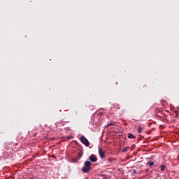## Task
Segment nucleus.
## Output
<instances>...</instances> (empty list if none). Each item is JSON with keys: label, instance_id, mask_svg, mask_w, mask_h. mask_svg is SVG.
<instances>
[{"label": "nucleus", "instance_id": "obj_1", "mask_svg": "<svg viewBox=\"0 0 179 179\" xmlns=\"http://www.w3.org/2000/svg\"><path fill=\"white\" fill-rule=\"evenodd\" d=\"M90 166H92V162H90V161H85L84 163V166L82 168L83 173H89V171L92 170V167Z\"/></svg>", "mask_w": 179, "mask_h": 179}, {"label": "nucleus", "instance_id": "obj_2", "mask_svg": "<svg viewBox=\"0 0 179 179\" xmlns=\"http://www.w3.org/2000/svg\"><path fill=\"white\" fill-rule=\"evenodd\" d=\"M80 141L83 145H85L87 147L90 146V143H89V140H87V138H86L85 136H81Z\"/></svg>", "mask_w": 179, "mask_h": 179}, {"label": "nucleus", "instance_id": "obj_3", "mask_svg": "<svg viewBox=\"0 0 179 179\" xmlns=\"http://www.w3.org/2000/svg\"><path fill=\"white\" fill-rule=\"evenodd\" d=\"M99 155L101 159H104L106 157V152L103 151L101 148H99Z\"/></svg>", "mask_w": 179, "mask_h": 179}, {"label": "nucleus", "instance_id": "obj_4", "mask_svg": "<svg viewBox=\"0 0 179 179\" xmlns=\"http://www.w3.org/2000/svg\"><path fill=\"white\" fill-rule=\"evenodd\" d=\"M89 160L92 163H96L97 162V157L94 154H92L89 157Z\"/></svg>", "mask_w": 179, "mask_h": 179}, {"label": "nucleus", "instance_id": "obj_5", "mask_svg": "<svg viewBox=\"0 0 179 179\" xmlns=\"http://www.w3.org/2000/svg\"><path fill=\"white\" fill-rule=\"evenodd\" d=\"M128 138H129L130 139H135V138H136V137L135 136H134V134L130 133L128 135Z\"/></svg>", "mask_w": 179, "mask_h": 179}, {"label": "nucleus", "instance_id": "obj_6", "mask_svg": "<svg viewBox=\"0 0 179 179\" xmlns=\"http://www.w3.org/2000/svg\"><path fill=\"white\" fill-rule=\"evenodd\" d=\"M153 164H155L154 162H148L147 163V165L149 166V167H152V166H153Z\"/></svg>", "mask_w": 179, "mask_h": 179}, {"label": "nucleus", "instance_id": "obj_7", "mask_svg": "<svg viewBox=\"0 0 179 179\" xmlns=\"http://www.w3.org/2000/svg\"><path fill=\"white\" fill-rule=\"evenodd\" d=\"M122 152L123 153H127V152H128V147H125L124 148H123Z\"/></svg>", "mask_w": 179, "mask_h": 179}, {"label": "nucleus", "instance_id": "obj_8", "mask_svg": "<svg viewBox=\"0 0 179 179\" xmlns=\"http://www.w3.org/2000/svg\"><path fill=\"white\" fill-rule=\"evenodd\" d=\"M142 129H143V127H138V133L141 134L142 132Z\"/></svg>", "mask_w": 179, "mask_h": 179}, {"label": "nucleus", "instance_id": "obj_9", "mask_svg": "<svg viewBox=\"0 0 179 179\" xmlns=\"http://www.w3.org/2000/svg\"><path fill=\"white\" fill-rule=\"evenodd\" d=\"M164 170H166V166L162 165L161 166V171H164Z\"/></svg>", "mask_w": 179, "mask_h": 179}, {"label": "nucleus", "instance_id": "obj_10", "mask_svg": "<svg viewBox=\"0 0 179 179\" xmlns=\"http://www.w3.org/2000/svg\"><path fill=\"white\" fill-rule=\"evenodd\" d=\"M111 125H115V123H114V122H110V123H108V124L106 125V127H111Z\"/></svg>", "mask_w": 179, "mask_h": 179}, {"label": "nucleus", "instance_id": "obj_11", "mask_svg": "<svg viewBox=\"0 0 179 179\" xmlns=\"http://www.w3.org/2000/svg\"><path fill=\"white\" fill-rule=\"evenodd\" d=\"M101 176L103 177V178L107 179V176L101 175Z\"/></svg>", "mask_w": 179, "mask_h": 179}, {"label": "nucleus", "instance_id": "obj_12", "mask_svg": "<svg viewBox=\"0 0 179 179\" xmlns=\"http://www.w3.org/2000/svg\"><path fill=\"white\" fill-rule=\"evenodd\" d=\"M136 173V171L134 170V171H133V173L135 174Z\"/></svg>", "mask_w": 179, "mask_h": 179}, {"label": "nucleus", "instance_id": "obj_13", "mask_svg": "<svg viewBox=\"0 0 179 179\" xmlns=\"http://www.w3.org/2000/svg\"><path fill=\"white\" fill-rule=\"evenodd\" d=\"M79 157H82V154H80V155H79Z\"/></svg>", "mask_w": 179, "mask_h": 179}, {"label": "nucleus", "instance_id": "obj_14", "mask_svg": "<svg viewBox=\"0 0 179 179\" xmlns=\"http://www.w3.org/2000/svg\"><path fill=\"white\" fill-rule=\"evenodd\" d=\"M29 179H34V178H30Z\"/></svg>", "mask_w": 179, "mask_h": 179}, {"label": "nucleus", "instance_id": "obj_15", "mask_svg": "<svg viewBox=\"0 0 179 179\" xmlns=\"http://www.w3.org/2000/svg\"><path fill=\"white\" fill-rule=\"evenodd\" d=\"M69 139H71V137H69Z\"/></svg>", "mask_w": 179, "mask_h": 179}]
</instances>
